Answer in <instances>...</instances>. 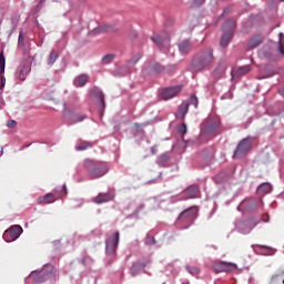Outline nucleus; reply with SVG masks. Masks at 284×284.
<instances>
[{
  "instance_id": "41",
  "label": "nucleus",
  "mask_w": 284,
  "mask_h": 284,
  "mask_svg": "<svg viewBox=\"0 0 284 284\" xmlns=\"http://www.w3.org/2000/svg\"><path fill=\"white\" fill-rule=\"evenodd\" d=\"M7 125H8V128L14 129V128H17V122L14 120H9L7 122Z\"/></svg>"
},
{
  "instance_id": "38",
  "label": "nucleus",
  "mask_w": 284,
  "mask_h": 284,
  "mask_svg": "<svg viewBox=\"0 0 284 284\" xmlns=\"http://www.w3.org/2000/svg\"><path fill=\"white\" fill-rule=\"evenodd\" d=\"M156 242L154 240L153 236H148L146 240H145V244L151 246V245H154Z\"/></svg>"
},
{
  "instance_id": "7",
  "label": "nucleus",
  "mask_w": 284,
  "mask_h": 284,
  "mask_svg": "<svg viewBox=\"0 0 284 284\" xmlns=\"http://www.w3.org/2000/svg\"><path fill=\"white\" fill-rule=\"evenodd\" d=\"M88 170L92 179H100L109 171L105 164H91V166H88Z\"/></svg>"
},
{
  "instance_id": "6",
  "label": "nucleus",
  "mask_w": 284,
  "mask_h": 284,
  "mask_svg": "<svg viewBox=\"0 0 284 284\" xmlns=\"http://www.w3.org/2000/svg\"><path fill=\"white\" fill-rule=\"evenodd\" d=\"M31 71L32 64H30L29 61H22L14 72L16 81H26L27 77L30 74Z\"/></svg>"
},
{
  "instance_id": "36",
  "label": "nucleus",
  "mask_w": 284,
  "mask_h": 284,
  "mask_svg": "<svg viewBox=\"0 0 284 284\" xmlns=\"http://www.w3.org/2000/svg\"><path fill=\"white\" fill-rule=\"evenodd\" d=\"M110 31V28L108 26L99 27L95 29V33H103Z\"/></svg>"
},
{
  "instance_id": "2",
  "label": "nucleus",
  "mask_w": 284,
  "mask_h": 284,
  "mask_svg": "<svg viewBox=\"0 0 284 284\" xmlns=\"http://www.w3.org/2000/svg\"><path fill=\"white\" fill-rule=\"evenodd\" d=\"M214 53L212 49H205L199 52L197 57L192 62V69L196 72L203 71L214 62Z\"/></svg>"
},
{
  "instance_id": "33",
  "label": "nucleus",
  "mask_w": 284,
  "mask_h": 284,
  "mask_svg": "<svg viewBox=\"0 0 284 284\" xmlns=\"http://www.w3.org/2000/svg\"><path fill=\"white\" fill-rule=\"evenodd\" d=\"M280 52L284 54V34L280 33Z\"/></svg>"
},
{
  "instance_id": "51",
  "label": "nucleus",
  "mask_w": 284,
  "mask_h": 284,
  "mask_svg": "<svg viewBox=\"0 0 284 284\" xmlns=\"http://www.w3.org/2000/svg\"><path fill=\"white\" fill-rule=\"evenodd\" d=\"M41 45H43V40H41Z\"/></svg>"
},
{
  "instance_id": "53",
  "label": "nucleus",
  "mask_w": 284,
  "mask_h": 284,
  "mask_svg": "<svg viewBox=\"0 0 284 284\" xmlns=\"http://www.w3.org/2000/svg\"><path fill=\"white\" fill-rule=\"evenodd\" d=\"M184 284H186V283H184Z\"/></svg>"
},
{
  "instance_id": "14",
  "label": "nucleus",
  "mask_w": 284,
  "mask_h": 284,
  "mask_svg": "<svg viewBox=\"0 0 284 284\" xmlns=\"http://www.w3.org/2000/svg\"><path fill=\"white\" fill-rule=\"evenodd\" d=\"M184 194L187 196V199H196L200 194V187L199 185H190L184 190Z\"/></svg>"
},
{
  "instance_id": "26",
  "label": "nucleus",
  "mask_w": 284,
  "mask_h": 284,
  "mask_svg": "<svg viewBox=\"0 0 284 284\" xmlns=\"http://www.w3.org/2000/svg\"><path fill=\"white\" fill-rule=\"evenodd\" d=\"M114 58H115V54H113V53L106 54L102 58L101 63L109 64L114 60Z\"/></svg>"
},
{
  "instance_id": "52",
  "label": "nucleus",
  "mask_w": 284,
  "mask_h": 284,
  "mask_svg": "<svg viewBox=\"0 0 284 284\" xmlns=\"http://www.w3.org/2000/svg\"><path fill=\"white\" fill-rule=\"evenodd\" d=\"M281 2H284V0H280Z\"/></svg>"
},
{
  "instance_id": "16",
  "label": "nucleus",
  "mask_w": 284,
  "mask_h": 284,
  "mask_svg": "<svg viewBox=\"0 0 284 284\" xmlns=\"http://www.w3.org/2000/svg\"><path fill=\"white\" fill-rule=\"evenodd\" d=\"M88 81L89 77L87 74H81L73 80V84L78 88H82Z\"/></svg>"
},
{
  "instance_id": "19",
  "label": "nucleus",
  "mask_w": 284,
  "mask_h": 284,
  "mask_svg": "<svg viewBox=\"0 0 284 284\" xmlns=\"http://www.w3.org/2000/svg\"><path fill=\"white\" fill-rule=\"evenodd\" d=\"M58 59H59V52L57 50L52 49L47 59L48 65H54V63H57Z\"/></svg>"
},
{
  "instance_id": "5",
  "label": "nucleus",
  "mask_w": 284,
  "mask_h": 284,
  "mask_svg": "<svg viewBox=\"0 0 284 284\" xmlns=\"http://www.w3.org/2000/svg\"><path fill=\"white\" fill-rule=\"evenodd\" d=\"M21 234H23V227L19 224H16L11 225L8 230L4 231L2 239L7 243H12L13 241H17Z\"/></svg>"
},
{
  "instance_id": "42",
  "label": "nucleus",
  "mask_w": 284,
  "mask_h": 284,
  "mask_svg": "<svg viewBox=\"0 0 284 284\" xmlns=\"http://www.w3.org/2000/svg\"><path fill=\"white\" fill-rule=\"evenodd\" d=\"M205 2V0H193V6L194 7H200Z\"/></svg>"
},
{
  "instance_id": "22",
  "label": "nucleus",
  "mask_w": 284,
  "mask_h": 284,
  "mask_svg": "<svg viewBox=\"0 0 284 284\" xmlns=\"http://www.w3.org/2000/svg\"><path fill=\"white\" fill-rule=\"evenodd\" d=\"M257 191H258L260 193L268 194V193L272 192V185H271L270 183H262V184L258 186Z\"/></svg>"
},
{
  "instance_id": "27",
  "label": "nucleus",
  "mask_w": 284,
  "mask_h": 284,
  "mask_svg": "<svg viewBox=\"0 0 284 284\" xmlns=\"http://www.w3.org/2000/svg\"><path fill=\"white\" fill-rule=\"evenodd\" d=\"M250 71H251V67L245 65V67H241L240 69H237L236 73H237V75H245Z\"/></svg>"
},
{
  "instance_id": "30",
  "label": "nucleus",
  "mask_w": 284,
  "mask_h": 284,
  "mask_svg": "<svg viewBox=\"0 0 284 284\" xmlns=\"http://www.w3.org/2000/svg\"><path fill=\"white\" fill-rule=\"evenodd\" d=\"M186 271L193 276L200 274V270L197 267L186 266Z\"/></svg>"
},
{
  "instance_id": "50",
  "label": "nucleus",
  "mask_w": 284,
  "mask_h": 284,
  "mask_svg": "<svg viewBox=\"0 0 284 284\" xmlns=\"http://www.w3.org/2000/svg\"><path fill=\"white\" fill-rule=\"evenodd\" d=\"M89 164H91V161H87V166H88Z\"/></svg>"
},
{
  "instance_id": "39",
  "label": "nucleus",
  "mask_w": 284,
  "mask_h": 284,
  "mask_svg": "<svg viewBox=\"0 0 284 284\" xmlns=\"http://www.w3.org/2000/svg\"><path fill=\"white\" fill-rule=\"evenodd\" d=\"M23 43V30H20L19 37H18V45H22Z\"/></svg>"
},
{
  "instance_id": "45",
  "label": "nucleus",
  "mask_w": 284,
  "mask_h": 284,
  "mask_svg": "<svg viewBox=\"0 0 284 284\" xmlns=\"http://www.w3.org/2000/svg\"><path fill=\"white\" fill-rule=\"evenodd\" d=\"M14 30H17V26H13L10 33H9V37H12V34L14 33Z\"/></svg>"
},
{
  "instance_id": "35",
  "label": "nucleus",
  "mask_w": 284,
  "mask_h": 284,
  "mask_svg": "<svg viewBox=\"0 0 284 284\" xmlns=\"http://www.w3.org/2000/svg\"><path fill=\"white\" fill-rule=\"evenodd\" d=\"M190 104L193 105L194 108H197L199 99L196 98V95L190 97Z\"/></svg>"
},
{
  "instance_id": "8",
  "label": "nucleus",
  "mask_w": 284,
  "mask_h": 284,
  "mask_svg": "<svg viewBox=\"0 0 284 284\" xmlns=\"http://www.w3.org/2000/svg\"><path fill=\"white\" fill-rule=\"evenodd\" d=\"M119 240H120V233L119 232H115L109 240H106V242H105V244H106L105 252H106L108 255H112V256L115 255L116 247H118V244H119Z\"/></svg>"
},
{
  "instance_id": "37",
  "label": "nucleus",
  "mask_w": 284,
  "mask_h": 284,
  "mask_svg": "<svg viewBox=\"0 0 284 284\" xmlns=\"http://www.w3.org/2000/svg\"><path fill=\"white\" fill-rule=\"evenodd\" d=\"M63 106H64V110H63L62 116L63 119H68V116H70V110H68V103H64Z\"/></svg>"
},
{
  "instance_id": "23",
  "label": "nucleus",
  "mask_w": 284,
  "mask_h": 284,
  "mask_svg": "<svg viewBox=\"0 0 284 284\" xmlns=\"http://www.w3.org/2000/svg\"><path fill=\"white\" fill-rule=\"evenodd\" d=\"M0 74H6V54L0 51Z\"/></svg>"
},
{
  "instance_id": "25",
  "label": "nucleus",
  "mask_w": 284,
  "mask_h": 284,
  "mask_svg": "<svg viewBox=\"0 0 284 284\" xmlns=\"http://www.w3.org/2000/svg\"><path fill=\"white\" fill-rule=\"evenodd\" d=\"M42 9H43V3L39 2V4L34 6L31 9V17H36V19H37Z\"/></svg>"
},
{
  "instance_id": "20",
  "label": "nucleus",
  "mask_w": 284,
  "mask_h": 284,
  "mask_svg": "<svg viewBox=\"0 0 284 284\" xmlns=\"http://www.w3.org/2000/svg\"><path fill=\"white\" fill-rule=\"evenodd\" d=\"M263 42V39L262 37L257 36V37H254L250 40L248 44H247V48L248 49H255L257 48L258 45H261Z\"/></svg>"
},
{
  "instance_id": "34",
  "label": "nucleus",
  "mask_w": 284,
  "mask_h": 284,
  "mask_svg": "<svg viewBox=\"0 0 284 284\" xmlns=\"http://www.w3.org/2000/svg\"><path fill=\"white\" fill-rule=\"evenodd\" d=\"M6 88V73H0V90Z\"/></svg>"
},
{
  "instance_id": "40",
  "label": "nucleus",
  "mask_w": 284,
  "mask_h": 284,
  "mask_svg": "<svg viewBox=\"0 0 284 284\" xmlns=\"http://www.w3.org/2000/svg\"><path fill=\"white\" fill-rule=\"evenodd\" d=\"M180 134L185 135L187 133V126L186 124H182V126H180Z\"/></svg>"
},
{
  "instance_id": "4",
  "label": "nucleus",
  "mask_w": 284,
  "mask_h": 284,
  "mask_svg": "<svg viewBox=\"0 0 284 284\" xmlns=\"http://www.w3.org/2000/svg\"><path fill=\"white\" fill-rule=\"evenodd\" d=\"M252 145H253V138L247 136V138L243 139L237 144V146L234 151L233 158L240 159V158L246 155L252 150Z\"/></svg>"
},
{
  "instance_id": "43",
  "label": "nucleus",
  "mask_w": 284,
  "mask_h": 284,
  "mask_svg": "<svg viewBox=\"0 0 284 284\" xmlns=\"http://www.w3.org/2000/svg\"><path fill=\"white\" fill-rule=\"evenodd\" d=\"M53 247H55V250H59V247H61V241L59 240L53 241Z\"/></svg>"
},
{
  "instance_id": "3",
  "label": "nucleus",
  "mask_w": 284,
  "mask_h": 284,
  "mask_svg": "<svg viewBox=\"0 0 284 284\" xmlns=\"http://www.w3.org/2000/svg\"><path fill=\"white\" fill-rule=\"evenodd\" d=\"M65 196H68V187L63 184L62 186H57L53 190V193H47L44 196H39L38 204L50 205V203H54L57 199H65Z\"/></svg>"
},
{
  "instance_id": "24",
  "label": "nucleus",
  "mask_w": 284,
  "mask_h": 284,
  "mask_svg": "<svg viewBox=\"0 0 284 284\" xmlns=\"http://www.w3.org/2000/svg\"><path fill=\"white\" fill-rule=\"evenodd\" d=\"M152 41L155 42L158 45L169 44V39H163L159 34L152 37Z\"/></svg>"
},
{
  "instance_id": "29",
  "label": "nucleus",
  "mask_w": 284,
  "mask_h": 284,
  "mask_svg": "<svg viewBox=\"0 0 284 284\" xmlns=\"http://www.w3.org/2000/svg\"><path fill=\"white\" fill-rule=\"evenodd\" d=\"M141 271V267L138 264H134L131 270L130 273L132 276H136Z\"/></svg>"
},
{
  "instance_id": "9",
  "label": "nucleus",
  "mask_w": 284,
  "mask_h": 284,
  "mask_svg": "<svg viewBox=\"0 0 284 284\" xmlns=\"http://www.w3.org/2000/svg\"><path fill=\"white\" fill-rule=\"evenodd\" d=\"M227 27H230V30L222 36L221 42H220L221 47H223V48H226L229 45V43L231 42V40H232L233 29L235 27L234 21L225 22L224 26H223V29H225Z\"/></svg>"
},
{
  "instance_id": "32",
  "label": "nucleus",
  "mask_w": 284,
  "mask_h": 284,
  "mask_svg": "<svg viewBox=\"0 0 284 284\" xmlns=\"http://www.w3.org/2000/svg\"><path fill=\"white\" fill-rule=\"evenodd\" d=\"M163 70H164V68L159 63H155L152 65V71L155 73H161Z\"/></svg>"
},
{
  "instance_id": "17",
  "label": "nucleus",
  "mask_w": 284,
  "mask_h": 284,
  "mask_svg": "<svg viewBox=\"0 0 284 284\" xmlns=\"http://www.w3.org/2000/svg\"><path fill=\"white\" fill-rule=\"evenodd\" d=\"M180 49V53L187 54L192 50V45L190 41H182L180 42V45H178Z\"/></svg>"
},
{
  "instance_id": "49",
  "label": "nucleus",
  "mask_w": 284,
  "mask_h": 284,
  "mask_svg": "<svg viewBox=\"0 0 284 284\" xmlns=\"http://www.w3.org/2000/svg\"><path fill=\"white\" fill-rule=\"evenodd\" d=\"M0 154H3V146H1V151H0Z\"/></svg>"
},
{
  "instance_id": "10",
  "label": "nucleus",
  "mask_w": 284,
  "mask_h": 284,
  "mask_svg": "<svg viewBox=\"0 0 284 284\" xmlns=\"http://www.w3.org/2000/svg\"><path fill=\"white\" fill-rule=\"evenodd\" d=\"M183 89V85H175L171 88L163 89L161 91V98L165 101L176 97Z\"/></svg>"
},
{
  "instance_id": "11",
  "label": "nucleus",
  "mask_w": 284,
  "mask_h": 284,
  "mask_svg": "<svg viewBox=\"0 0 284 284\" xmlns=\"http://www.w3.org/2000/svg\"><path fill=\"white\" fill-rule=\"evenodd\" d=\"M236 268L235 264L227 263V262H219L213 265V272L222 273V272H230Z\"/></svg>"
},
{
  "instance_id": "46",
  "label": "nucleus",
  "mask_w": 284,
  "mask_h": 284,
  "mask_svg": "<svg viewBox=\"0 0 284 284\" xmlns=\"http://www.w3.org/2000/svg\"><path fill=\"white\" fill-rule=\"evenodd\" d=\"M277 278H278V275H274V276L272 277V281L277 280Z\"/></svg>"
},
{
  "instance_id": "21",
  "label": "nucleus",
  "mask_w": 284,
  "mask_h": 284,
  "mask_svg": "<svg viewBox=\"0 0 284 284\" xmlns=\"http://www.w3.org/2000/svg\"><path fill=\"white\" fill-rule=\"evenodd\" d=\"M91 94L97 97L100 100L101 105H103V108H104V95H103V93L98 88H93L91 90Z\"/></svg>"
},
{
  "instance_id": "31",
  "label": "nucleus",
  "mask_w": 284,
  "mask_h": 284,
  "mask_svg": "<svg viewBox=\"0 0 284 284\" xmlns=\"http://www.w3.org/2000/svg\"><path fill=\"white\" fill-rule=\"evenodd\" d=\"M84 119H85V115H83V114H74L73 115V124L81 123V121H84Z\"/></svg>"
},
{
  "instance_id": "18",
  "label": "nucleus",
  "mask_w": 284,
  "mask_h": 284,
  "mask_svg": "<svg viewBox=\"0 0 284 284\" xmlns=\"http://www.w3.org/2000/svg\"><path fill=\"white\" fill-rule=\"evenodd\" d=\"M190 104L187 102L182 103L178 110V119H185L189 112Z\"/></svg>"
},
{
  "instance_id": "28",
  "label": "nucleus",
  "mask_w": 284,
  "mask_h": 284,
  "mask_svg": "<svg viewBox=\"0 0 284 284\" xmlns=\"http://www.w3.org/2000/svg\"><path fill=\"white\" fill-rule=\"evenodd\" d=\"M90 148H91V144H90V143L83 142V143L77 145V146H75V150H77V151H85V150H88V149H90Z\"/></svg>"
},
{
  "instance_id": "15",
  "label": "nucleus",
  "mask_w": 284,
  "mask_h": 284,
  "mask_svg": "<svg viewBox=\"0 0 284 284\" xmlns=\"http://www.w3.org/2000/svg\"><path fill=\"white\" fill-rule=\"evenodd\" d=\"M226 68H227L226 62H224V61L219 62L217 67L215 68L214 72H213V77L217 78V79L224 77Z\"/></svg>"
},
{
  "instance_id": "1",
  "label": "nucleus",
  "mask_w": 284,
  "mask_h": 284,
  "mask_svg": "<svg viewBox=\"0 0 284 284\" xmlns=\"http://www.w3.org/2000/svg\"><path fill=\"white\" fill-rule=\"evenodd\" d=\"M28 278H31L33 284L48 283V281L57 283V267L50 263L44 264L41 270L32 271L24 281Z\"/></svg>"
},
{
  "instance_id": "44",
  "label": "nucleus",
  "mask_w": 284,
  "mask_h": 284,
  "mask_svg": "<svg viewBox=\"0 0 284 284\" xmlns=\"http://www.w3.org/2000/svg\"><path fill=\"white\" fill-rule=\"evenodd\" d=\"M169 160V155L168 154H163L161 158H160V162H168Z\"/></svg>"
},
{
  "instance_id": "47",
  "label": "nucleus",
  "mask_w": 284,
  "mask_h": 284,
  "mask_svg": "<svg viewBox=\"0 0 284 284\" xmlns=\"http://www.w3.org/2000/svg\"><path fill=\"white\" fill-rule=\"evenodd\" d=\"M31 145H32V143L27 144V145H24L23 148H30Z\"/></svg>"
},
{
  "instance_id": "48",
  "label": "nucleus",
  "mask_w": 284,
  "mask_h": 284,
  "mask_svg": "<svg viewBox=\"0 0 284 284\" xmlns=\"http://www.w3.org/2000/svg\"><path fill=\"white\" fill-rule=\"evenodd\" d=\"M39 3H45V0H39Z\"/></svg>"
},
{
  "instance_id": "12",
  "label": "nucleus",
  "mask_w": 284,
  "mask_h": 284,
  "mask_svg": "<svg viewBox=\"0 0 284 284\" xmlns=\"http://www.w3.org/2000/svg\"><path fill=\"white\" fill-rule=\"evenodd\" d=\"M113 199H114V193H112V192L99 193L94 197V203L95 204H104V203L113 201Z\"/></svg>"
},
{
  "instance_id": "13",
  "label": "nucleus",
  "mask_w": 284,
  "mask_h": 284,
  "mask_svg": "<svg viewBox=\"0 0 284 284\" xmlns=\"http://www.w3.org/2000/svg\"><path fill=\"white\" fill-rule=\"evenodd\" d=\"M197 216V209L195 206H191V209H186V211H182L180 214V220L193 221Z\"/></svg>"
}]
</instances>
